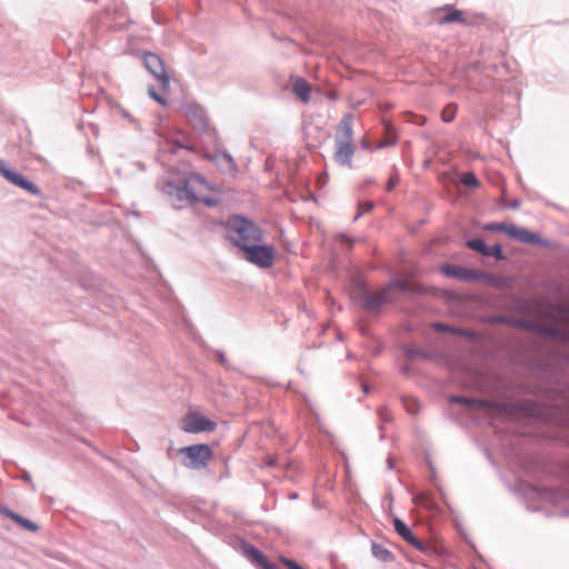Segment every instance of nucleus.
Returning <instances> with one entry per match:
<instances>
[{
  "instance_id": "f257e3e1",
  "label": "nucleus",
  "mask_w": 569,
  "mask_h": 569,
  "mask_svg": "<svg viewBox=\"0 0 569 569\" xmlns=\"http://www.w3.org/2000/svg\"><path fill=\"white\" fill-rule=\"evenodd\" d=\"M227 239L242 253L256 242L263 241V231L251 219L234 214L226 221Z\"/></svg>"
},
{
  "instance_id": "f03ea898",
  "label": "nucleus",
  "mask_w": 569,
  "mask_h": 569,
  "mask_svg": "<svg viewBox=\"0 0 569 569\" xmlns=\"http://www.w3.org/2000/svg\"><path fill=\"white\" fill-rule=\"evenodd\" d=\"M194 174L188 173L181 180L168 181L162 187L163 193L168 196L173 208L181 209L198 200L194 189L190 186Z\"/></svg>"
},
{
  "instance_id": "7ed1b4c3",
  "label": "nucleus",
  "mask_w": 569,
  "mask_h": 569,
  "mask_svg": "<svg viewBox=\"0 0 569 569\" xmlns=\"http://www.w3.org/2000/svg\"><path fill=\"white\" fill-rule=\"evenodd\" d=\"M179 453L182 456L183 466L192 470L206 468L213 457L212 449L208 443L182 447Z\"/></svg>"
},
{
  "instance_id": "20e7f679",
  "label": "nucleus",
  "mask_w": 569,
  "mask_h": 569,
  "mask_svg": "<svg viewBox=\"0 0 569 569\" xmlns=\"http://www.w3.org/2000/svg\"><path fill=\"white\" fill-rule=\"evenodd\" d=\"M0 176L9 183L24 190L26 192L34 197H38L40 199L44 198L43 192L33 181H31L22 173L18 172L3 159H0Z\"/></svg>"
},
{
  "instance_id": "39448f33",
  "label": "nucleus",
  "mask_w": 569,
  "mask_h": 569,
  "mask_svg": "<svg viewBox=\"0 0 569 569\" xmlns=\"http://www.w3.org/2000/svg\"><path fill=\"white\" fill-rule=\"evenodd\" d=\"M277 251L271 244H263L262 242H256L254 244L247 248V250L242 253V258L260 268L268 269L270 268L276 259Z\"/></svg>"
},
{
  "instance_id": "423d86ee",
  "label": "nucleus",
  "mask_w": 569,
  "mask_h": 569,
  "mask_svg": "<svg viewBox=\"0 0 569 569\" xmlns=\"http://www.w3.org/2000/svg\"><path fill=\"white\" fill-rule=\"evenodd\" d=\"M143 64L146 69L160 82L162 88L169 87L170 77L159 54L150 51L144 52Z\"/></svg>"
},
{
  "instance_id": "0eeeda50",
  "label": "nucleus",
  "mask_w": 569,
  "mask_h": 569,
  "mask_svg": "<svg viewBox=\"0 0 569 569\" xmlns=\"http://www.w3.org/2000/svg\"><path fill=\"white\" fill-rule=\"evenodd\" d=\"M509 237L522 243L536 244L545 249H550L553 242L550 239L542 238L539 233L532 232L525 227L512 224Z\"/></svg>"
},
{
  "instance_id": "6e6552de",
  "label": "nucleus",
  "mask_w": 569,
  "mask_h": 569,
  "mask_svg": "<svg viewBox=\"0 0 569 569\" xmlns=\"http://www.w3.org/2000/svg\"><path fill=\"white\" fill-rule=\"evenodd\" d=\"M217 422L207 418L200 412H191L183 420L182 430L188 433H199L203 431H213Z\"/></svg>"
},
{
  "instance_id": "1a4fd4ad",
  "label": "nucleus",
  "mask_w": 569,
  "mask_h": 569,
  "mask_svg": "<svg viewBox=\"0 0 569 569\" xmlns=\"http://www.w3.org/2000/svg\"><path fill=\"white\" fill-rule=\"evenodd\" d=\"M395 531L409 545L415 547L417 550L423 553H430L432 547L429 543L422 542L419 540L412 529L400 518H395L393 520Z\"/></svg>"
},
{
  "instance_id": "9d476101",
  "label": "nucleus",
  "mask_w": 569,
  "mask_h": 569,
  "mask_svg": "<svg viewBox=\"0 0 569 569\" xmlns=\"http://www.w3.org/2000/svg\"><path fill=\"white\" fill-rule=\"evenodd\" d=\"M442 276L461 281H477L476 269H468L459 264L443 263L439 267Z\"/></svg>"
},
{
  "instance_id": "9b49d317",
  "label": "nucleus",
  "mask_w": 569,
  "mask_h": 569,
  "mask_svg": "<svg viewBox=\"0 0 569 569\" xmlns=\"http://www.w3.org/2000/svg\"><path fill=\"white\" fill-rule=\"evenodd\" d=\"M243 551L256 569H279L274 562L270 561L264 553L253 545L244 541Z\"/></svg>"
},
{
  "instance_id": "f8f14e48",
  "label": "nucleus",
  "mask_w": 569,
  "mask_h": 569,
  "mask_svg": "<svg viewBox=\"0 0 569 569\" xmlns=\"http://www.w3.org/2000/svg\"><path fill=\"white\" fill-rule=\"evenodd\" d=\"M390 301L391 299L389 295L386 292L383 288H381L375 295H371L369 292L365 293L363 308L369 312H379L381 307Z\"/></svg>"
},
{
  "instance_id": "ddd939ff",
  "label": "nucleus",
  "mask_w": 569,
  "mask_h": 569,
  "mask_svg": "<svg viewBox=\"0 0 569 569\" xmlns=\"http://www.w3.org/2000/svg\"><path fill=\"white\" fill-rule=\"evenodd\" d=\"M184 114L188 119V121L191 123V126L201 131L206 132L208 128V118L204 114L203 110L196 107V106H188L184 109Z\"/></svg>"
},
{
  "instance_id": "4468645a",
  "label": "nucleus",
  "mask_w": 569,
  "mask_h": 569,
  "mask_svg": "<svg viewBox=\"0 0 569 569\" xmlns=\"http://www.w3.org/2000/svg\"><path fill=\"white\" fill-rule=\"evenodd\" d=\"M448 400L450 403H459V405L475 407L478 409H485V408L496 409V408H498V403L495 401L485 400V399H480V398H473V397L451 395V396H449Z\"/></svg>"
},
{
  "instance_id": "2eb2a0df",
  "label": "nucleus",
  "mask_w": 569,
  "mask_h": 569,
  "mask_svg": "<svg viewBox=\"0 0 569 569\" xmlns=\"http://www.w3.org/2000/svg\"><path fill=\"white\" fill-rule=\"evenodd\" d=\"M511 409L526 418H541L546 410V408L538 402L513 403Z\"/></svg>"
},
{
  "instance_id": "dca6fc26",
  "label": "nucleus",
  "mask_w": 569,
  "mask_h": 569,
  "mask_svg": "<svg viewBox=\"0 0 569 569\" xmlns=\"http://www.w3.org/2000/svg\"><path fill=\"white\" fill-rule=\"evenodd\" d=\"M353 153L355 146L352 142H336L335 160L339 164L350 167Z\"/></svg>"
},
{
  "instance_id": "f3484780",
  "label": "nucleus",
  "mask_w": 569,
  "mask_h": 569,
  "mask_svg": "<svg viewBox=\"0 0 569 569\" xmlns=\"http://www.w3.org/2000/svg\"><path fill=\"white\" fill-rule=\"evenodd\" d=\"M0 513L14 521L17 525H19L27 531L37 532L39 530L38 523L31 521L28 518L22 517L21 515L12 511L6 506H0Z\"/></svg>"
},
{
  "instance_id": "a211bd4d",
  "label": "nucleus",
  "mask_w": 569,
  "mask_h": 569,
  "mask_svg": "<svg viewBox=\"0 0 569 569\" xmlns=\"http://www.w3.org/2000/svg\"><path fill=\"white\" fill-rule=\"evenodd\" d=\"M353 126L351 116H345L339 122L336 131V142H352Z\"/></svg>"
},
{
  "instance_id": "6ab92c4d",
  "label": "nucleus",
  "mask_w": 569,
  "mask_h": 569,
  "mask_svg": "<svg viewBox=\"0 0 569 569\" xmlns=\"http://www.w3.org/2000/svg\"><path fill=\"white\" fill-rule=\"evenodd\" d=\"M479 280H482L486 284L498 289L507 287L509 282L508 278L506 277L496 276L482 270L477 271V281Z\"/></svg>"
},
{
  "instance_id": "aec40b11",
  "label": "nucleus",
  "mask_w": 569,
  "mask_h": 569,
  "mask_svg": "<svg viewBox=\"0 0 569 569\" xmlns=\"http://www.w3.org/2000/svg\"><path fill=\"white\" fill-rule=\"evenodd\" d=\"M211 160L214 161L227 172L237 171V163L233 157L227 151L218 152L217 154L211 157Z\"/></svg>"
},
{
  "instance_id": "412c9836",
  "label": "nucleus",
  "mask_w": 569,
  "mask_h": 569,
  "mask_svg": "<svg viewBox=\"0 0 569 569\" xmlns=\"http://www.w3.org/2000/svg\"><path fill=\"white\" fill-rule=\"evenodd\" d=\"M371 553L377 560L385 563H391L396 561V556L393 552L387 549L383 545L376 541L371 542Z\"/></svg>"
},
{
  "instance_id": "4be33fe9",
  "label": "nucleus",
  "mask_w": 569,
  "mask_h": 569,
  "mask_svg": "<svg viewBox=\"0 0 569 569\" xmlns=\"http://www.w3.org/2000/svg\"><path fill=\"white\" fill-rule=\"evenodd\" d=\"M293 92L302 102H308L311 93V86L303 78H299L293 84Z\"/></svg>"
},
{
  "instance_id": "5701e85b",
  "label": "nucleus",
  "mask_w": 569,
  "mask_h": 569,
  "mask_svg": "<svg viewBox=\"0 0 569 569\" xmlns=\"http://www.w3.org/2000/svg\"><path fill=\"white\" fill-rule=\"evenodd\" d=\"M458 22L461 24H467V20L463 18V12L459 9H453L448 14L440 18L439 23L446 24V23H452Z\"/></svg>"
},
{
  "instance_id": "b1692460",
  "label": "nucleus",
  "mask_w": 569,
  "mask_h": 569,
  "mask_svg": "<svg viewBox=\"0 0 569 569\" xmlns=\"http://www.w3.org/2000/svg\"><path fill=\"white\" fill-rule=\"evenodd\" d=\"M113 113L116 116H119L123 120L128 121L130 124H132L137 130L141 129L140 123L133 118V116L122 106L117 104L112 109Z\"/></svg>"
},
{
  "instance_id": "393cba45",
  "label": "nucleus",
  "mask_w": 569,
  "mask_h": 569,
  "mask_svg": "<svg viewBox=\"0 0 569 569\" xmlns=\"http://www.w3.org/2000/svg\"><path fill=\"white\" fill-rule=\"evenodd\" d=\"M466 246L480 253L482 257H486V253H487V250H488V244H486V242L481 239V238H472V239H468L466 241Z\"/></svg>"
},
{
  "instance_id": "a878e982",
  "label": "nucleus",
  "mask_w": 569,
  "mask_h": 569,
  "mask_svg": "<svg viewBox=\"0 0 569 569\" xmlns=\"http://www.w3.org/2000/svg\"><path fill=\"white\" fill-rule=\"evenodd\" d=\"M383 289L389 295L391 290H399V291H408L409 290V283L401 279V278H395L391 281H389Z\"/></svg>"
},
{
  "instance_id": "bb28decb",
  "label": "nucleus",
  "mask_w": 569,
  "mask_h": 569,
  "mask_svg": "<svg viewBox=\"0 0 569 569\" xmlns=\"http://www.w3.org/2000/svg\"><path fill=\"white\" fill-rule=\"evenodd\" d=\"M535 333H538V335L545 336V337H552V338H557L558 339L559 328L551 327V326H546V325H541V323H537V328H536V332Z\"/></svg>"
},
{
  "instance_id": "cd10ccee",
  "label": "nucleus",
  "mask_w": 569,
  "mask_h": 569,
  "mask_svg": "<svg viewBox=\"0 0 569 569\" xmlns=\"http://www.w3.org/2000/svg\"><path fill=\"white\" fill-rule=\"evenodd\" d=\"M486 257H493L498 261L507 260V256L503 253L502 246L500 243L489 246Z\"/></svg>"
},
{
  "instance_id": "c85d7f7f",
  "label": "nucleus",
  "mask_w": 569,
  "mask_h": 569,
  "mask_svg": "<svg viewBox=\"0 0 569 569\" xmlns=\"http://www.w3.org/2000/svg\"><path fill=\"white\" fill-rule=\"evenodd\" d=\"M510 227H512V224L506 222H489L483 226V230L492 232L502 231L509 236Z\"/></svg>"
},
{
  "instance_id": "c756f323",
  "label": "nucleus",
  "mask_w": 569,
  "mask_h": 569,
  "mask_svg": "<svg viewBox=\"0 0 569 569\" xmlns=\"http://www.w3.org/2000/svg\"><path fill=\"white\" fill-rule=\"evenodd\" d=\"M460 181L466 187L476 188L479 186V180L472 171L462 173Z\"/></svg>"
},
{
  "instance_id": "7c9ffc66",
  "label": "nucleus",
  "mask_w": 569,
  "mask_h": 569,
  "mask_svg": "<svg viewBox=\"0 0 569 569\" xmlns=\"http://www.w3.org/2000/svg\"><path fill=\"white\" fill-rule=\"evenodd\" d=\"M457 104L449 103L442 111V120L447 123L451 122L456 117Z\"/></svg>"
},
{
  "instance_id": "2f4dec72",
  "label": "nucleus",
  "mask_w": 569,
  "mask_h": 569,
  "mask_svg": "<svg viewBox=\"0 0 569 569\" xmlns=\"http://www.w3.org/2000/svg\"><path fill=\"white\" fill-rule=\"evenodd\" d=\"M403 351L410 358H423V359L428 358V355L425 351L417 349V348L406 346L403 348Z\"/></svg>"
},
{
  "instance_id": "473e14b6",
  "label": "nucleus",
  "mask_w": 569,
  "mask_h": 569,
  "mask_svg": "<svg viewBox=\"0 0 569 569\" xmlns=\"http://www.w3.org/2000/svg\"><path fill=\"white\" fill-rule=\"evenodd\" d=\"M537 322L520 318L519 329L536 332Z\"/></svg>"
},
{
  "instance_id": "72a5a7b5",
  "label": "nucleus",
  "mask_w": 569,
  "mask_h": 569,
  "mask_svg": "<svg viewBox=\"0 0 569 569\" xmlns=\"http://www.w3.org/2000/svg\"><path fill=\"white\" fill-rule=\"evenodd\" d=\"M214 355L218 357L219 362L224 366L228 370H236V368L229 362L226 355L221 350H214Z\"/></svg>"
},
{
  "instance_id": "f704fd0d",
  "label": "nucleus",
  "mask_w": 569,
  "mask_h": 569,
  "mask_svg": "<svg viewBox=\"0 0 569 569\" xmlns=\"http://www.w3.org/2000/svg\"><path fill=\"white\" fill-rule=\"evenodd\" d=\"M279 559H280L281 563H283L288 569H306L305 567L299 565L293 559L287 558L284 556H280Z\"/></svg>"
},
{
  "instance_id": "c9c22d12",
  "label": "nucleus",
  "mask_w": 569,
  "mask_h": 569,
  "mask_svg": "<svg viewBox=\"0 0 569 569\" xmlns=\"http://www.w3.org/2000/svg\"><path fill=\"white\" fill-rule=\"evenodd\" d=\"M375 208V202L370 200L360 201L358 203V210L361 211L363 214L371 211Z\"/></svg>"
},
{
  "instance_id": "e433bc0d",
  "label": "nucleus",
  "mask_w": 569,
  "mask_h": 569,
  "mask_svg": "<svg viewBox=\"0 0 569 569\" xmlns=\"http://www.w3.org/2000/svg\"><path fill=\"white\" fill-rule=\"evenodd\" d=\"M510 318H511V316H508V315H497V316L491 318V322L492 323H498V325H507V326H509L510 325Z\"/></svg>"
},
{
  "instance_id": "4c0bfd02",
  "label": "nucleus",
  "mask_w": 569,
  "mask_h": 569,
  "mask_svg": "<svg viewBox=\"0 0 569 569\" xmlns=\"http://www.w3.org/2000/svg\"><path fill=\"white\" fill-rule=\"evenodd\" d=\"M452 333L461 336V337H465V338H472L473 337V332L471 330L466 329V328H460V327H453L452 328Z\"/></svg>"
},
{
  "instance_id": "58836bf2",
  "label": "nucleus",
  "mask_w": 569,
  "mask_h": 569,
  "mask_svg": "<svg viewBox=\"0 0 569 569\" xmlns=\"http://www.w3.org/2000/svg\"><path fill=\"white\" fill-rule=\"evenodd\" d=\"M399 182V174L398 172L396 171L395 174H391L387 181V190L390 192L395 189V187L397 186V183Z\"/></svg>"
},
{
  "instance_id": "ea45409f",
  "label": "nucleus",
  "mask_w": 569,
  "mask_h": 569,
  "mask_svg": "<svg viewBox=\"0 0 569 569\" xmlns=\"http://www.w3.org/2000/svg\"><path fill=\"white\" fill-rule=\"evenodd\" d=\"M432 328L439 332H450L452 333V326H449L447 323H443V322H435L432 325Z\"/></svg>"
},
{
  "instance_id": "a19ab883",
  "label": "nucleus",
  "mask_w": 569,
  "mask_h": 569,
  "mask_svg": "<svg viewBox=\"0 0 569 569\" xmlns=\"http://www.w3.org/2000/svg\"><path fill=\"white\" fill-rule=\"evenodd\" d=\"M149 96L150 98H152L154 101H157L158 103L162 104V106H166L167 104V100L161 97L156 90L154 88H150L149 89Z\"/></svg>"
},
{
  "instance_id": "79ce46f5",
  "label": "nucleus",
  "mask_w": 569,
  "mask_h": 569,
  "mask_svg": "<svg viewBox=\"0 0 569 569\" xmlns=\"http://www.w3.org/2000/svg\"><path fill=\"white\" fill-rule=\"evenodd\" d=\"M197 201H200V202L204 203L208 207H216L218 204V200H216L213 198H210V197H204L202 199L198 198Z\"/></svg>"
},
{
  "instance_id": "37998d69",
  "label": "nucleus",
  "mask_w": 569,
  "mask_h": 569,
  "mask_svg": "<svg viewBox=\"0 0 569 569\" xmlns=\"http://www.w3.org/2000/svg\"><path fill=\"white\" fill-rule=\"evenodd\" d=\"M22 480H23V481H26V482H28V483L30 485V487H31V490H32V491H36V490H37L36 485H34V483H33V481H32V477H31L30 472L24 471V472L22 473Z\"/></svg>"
},
{
  "instance_id": "c03bdc74",
  "label": "nucleus",
  "mask_w": 569,
  "mask_h": 569,
  "mask_svg": "<svg viewBox=\"0 0 569 569\" xmlns=\"http://www.w3.org/2000/svg\"><path fill=\"white\" fill-rule=\"evenodd\" d=\"M558 339L565 342H569V331L559 329Z\"/></svg>"
},
{
  "instance_id": "a18cd8bd",
  "label": "nucleus",
  "mask_w": 569,
  "mask_h": 569,
  "mask_svg": "<svg viewBox=\"0 0 569 569\" xmlns=\"http://www.w3.org/2000/svg\"><path fill=\"white\" fill-rule=\"evenodd\" d=\"M521 204L520 199H512L507 206L510 209H518Z\"/></svg>"
},
{
  "instance_id": "49530a36",
  "label": "nucleus",
  "mask_w": 569,
  "mask_h": 569,
  "mask_svg": "<svg viewBox=\"0 0 569 569\" xmlns=\"http://www.w3.org/2000/svg\"><path fill=\"white\" fill-rule=\"evenodd\" d=\"M177 149H188L191 150L192 148L188 144H184L182 142H176V148L171 150L172 153H176Z\"/></svg>"
},
{
  "instance_id": "de8ad7c7",
  "label": "nucleus",
  "mask_w": 569,
  "mask_h": 569,
  "mask_svg": "<svg viewBox=\"0 0 569 569\" xmlns=\"http://www.w3.org/2000/svg\"><path fill=\"white\" fill-rule=\"evenodd\" d=\"M339 238H340V239H342V240H345V241L349 244V247H352V244H353V240H352V239H350L346 233H340V234H339Z\"/></svg>"
},
{
  "instance_id": "09e8293b",
  "label": "nucleus",
  "mask_w": 569,
  "mask_h": 569,
  "mask_svg": "<svg viewBox=\"0 0 569 569\" xmlns=\"http://www.w3.org/2000/svg\"><path fill=\"white\" fill-rule=\"evenodd\" d=\"M520 318L511 317L510 318V327L519 328Z\"/></svg>"
},
{
  "instance_id": "8fccbe9b",
  "label": "nucleus",
  "mask_w": 569,
  "mask_h": 569,
  "mask_svg": "<svg viewBox=\"0 0 569 569\" xmlns=\"http://www.w3.org/2000/svg\"><path fill=\"white\" fill-rule=\"evenodd\" d=\"M400 372H401L402 375L409 376V375H410V372H411V369H410V367H409V366H402V367H400Z\"/></svg>"
},
{
  "instance_id": "3c124183",
  "label": "nucleus",
  "mask_w": 569,
  "mask_h": 569,
  "mask_svg": "<svg viewBox=\"0 0 569 569\" xmlns=\"http://www.w3.org/2000/svg\"><path fill=\"white\" fill-rule=\"evenodd\" d=\"M387 467L389 470L393 469V461L390 456L387 458Z\"/></svg>"
},
{
  "instance_id": "603ef678",
  "label": "nucleus",
  "mask_w": 569,
  "mask_h": 569,
  "mask_svg": "<svg viewBox=\"0 0 569 569\" xmlns=\"http://www.w3.org/2000/svg\"><path fill=\"white\" fill-rule=\"evenodd\" d=\"M362 391H363L365 393H368V392H369V386H368L367 383H365V382L362 383Z\"/></svg>"
},
{
  "instance_id": "864d4df0",
  "label": "nucleus",
  "mask_w": 569,
  "mask_h": 569,
  "mask_svg": "<svg viewBox=\"0 0 569 569\" xmlns=\"http://www.w3.org/2000/svg\"><path fill=\"white\" fill-rule=\"evenodd\" d=\"M363 213L358 210L357 214L353 218V221H357Z\"/></svg>"
},
{
  "instance_id": "5fc2aeb1",
  "label": "nucleus",
  "mask_w": 569,
  "mask_h": 569,
  "mask_svg": "<svg viewBox=\"0 0 569 569\" xmlns=\"http://www.w3.org/2000/svg\"><path fill=\"white\" fill-rule=\"evenodd\" d=\"M407 410H408V412H409L410 415H416V413H417V410H415V408H409V407H408V408H407Z\"/></svg>"
},
{
  "instance_id": "6e6d98bb",
  "label": "nucleus",
  "mask_w": 569,
  "mask_h": 569,
  "mask_svg": "<svg viewBox=\"0 0 569 569\" xmlns=\"http://www.w3.org/2000/svg\"><path fill=\"white\" fill-rule=\"evenodd\" d=\"M329 98L335 100V99H337V98H338V94H337V93H330V94H329Z\"/></svg>"
},
{
  "instance_id": "4d7b16f0",
  "label": "nucleus",
  "mask_w": 569,
  "mask_h": 569,
  "mask_svg": "<svg viewBox=\"0 0 569 569\" xmlns=\"http://www.w3.org/2000/svg\"><path fill=\"white\" fill-rule=\"evenodd\" d=\"M297 497H298V493H292V495L290 496V498H291V499H296Z\"/></svg>"
}]
</instances>
